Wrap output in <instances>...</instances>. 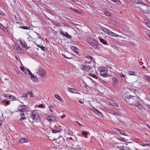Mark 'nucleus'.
<instances>
[{
  "instance_id": "1",
  "label": "nucleus",
  "mask_w": 150,
  "mask_h": 150,
  "mask_svg": "<svg viewBox=\"0 0 150 150\" xmlns=\"http://www.w3.org/2000/svg\"><path fill=\"white\" fill-rule=\"evenodd\" d=\"M101 30L103 32L107 34L108 35L115 37H118L121 39H122L123 38L121 36L115 33L105 27H102L101 28Z\"/></svg>"
},
{
  "instance_id": "2",
  "label": "nucleus",
  "mask_w": 150,
  "mask_h": 150,
  "mask_svg": "<svg viewBox=\"0 0 150 150\" xmlns=\"http://www.w3.org/2000/svg\"><path fill=\"white\" fill-rule=\"evenodd\" d=\"M101 30L103 32L107 34L108 35L115 37H118L121 39H122L123 38L121 36L115 33L105 27H102L101 28Z\"/></svg>"
},
{
  "instance_id": "3",
  "label": "nucleus",
  "mask_w": 150,
  "mask_h": 150,
  "mask_svg": "<svg viewBox=\"0 0 150 150\" xmlns=\"http://www.w3.org/2000/svg\"><path fill=\"white\" fill-rule=\"evenodd\" d=\"M99 70L100 72V75L104 77H109V75L108 74L107 69L105 67H101L99 68Z\"/></svg>"
},
{
  "instance_id": "4",
  "label": "nucleus",
  "mask_w": 150,
  "mask_h": 150,
  "mask_svg": "<svg viewBox=\"0 0 150 150\" xmlns=\"http://www.w3.org/2000/svg\"><path fill=\"white\" fill-rule=\"evenodd\" d=\"M36 73L42 78H44L45 77L46 72L41 67H39L36 70Z\"/></svg>"
},
{
  "instance_id": "5",
  "label": "nucleus",
  "mask_w": 150,
  "mask_h": 150,
  "mask_svg": "<svg viewBox=\"0 0 150 150\" xmlns=\"http://www.w3.org/2000/svg\"><path fill=\"white\" fill-rule=\"evenodd\" d=\"M140 7L139 9L141 12H142L144 13L149 14L150 11L149 10V8L147 5L146 4H142Z\"/></svg>"
},
{
  "instance_id": "6",
  "label": "nucleus",
  "mask_w": 150,
  "mask_h": 150,
  "mask_svg": "<svg viewBox=\"0 0 150 150\" xmlns=\"http://www.w3.org/2000/svg\"><path fill=\"white\" fill-rule=\"evenodd\" d=\"M31 117L34 121L38 122L40 120V116L36 110H34L32 112Z\"/></svg>"
},
{
  "instance_id": "7",
  "label": "nucleus",
  "mask_w": 150,
  "mask_h": 150,
  "mask_svg": "<svg viewBox=\"0 0 150 150\" xmlns=\"http://www.w3.org/2000/svg\"><path fill=\"white\" fill-rule=\"evenodd\" d=\"M79 68L83 71L87 72L90 69V67L89 65L83 64L80 66Z\"/></svg>"
},
{
  "instance_id": "8",
  "label": "nucleus",
  "mask_w": 150,
  "mask_h": 150,
  "mask_svg": "<svg viewBox=\"0 0 150 150\" xmlns=\"http://www.w3.org/2000/svg\"><path fill=\"white\" fill-rule=\"evenodd\" d=\"M27 109L26 105H20L18 108V110L19 112H25Z\"/></svg>"
},
{
  "instance_id": "9",
  "label": "nucleus",
  "mask_w": 150,
  "mask_h": 150,
  "mask_svg": "<svg viewBox=\"0 0 150 150\" xmlns=\"http://www.w3.org/2000/svg\"><path fill=\"white\" fill-rule=\"evenodd\" d=\"M46 118L50 122H55L56 121L55 118L52 116L48 115L47 117Z\"/></svg>"
},
{
  "instance_id": "10",
  "label": "nucleus",
  "mask_w": 150,
  "mask_h": 150,
  "mask_svg": "<svg viewBox=\"0 0 150 150\" xmlns=\"http://www.w3.org/2000/svg\"><path fill=\"white\" fill-rule=\"evenodd\" d=\"M93 111L98 116L100 117H102L103 116V114L101 112H100L97 109L94 108L93 110Z\"/></svg>"
},
{
  "instance_id": "11",
  "label": "nucleus",
  "mask_w": 150,
  "mask_h": 150,
  "mask_svg": "<svg viewBox=\"0 0 150 150\" xmlns=\"http://www.w3.org/2000/svg\"><path fill=\"white\" fill-rule=\"evenodd\" d=\"M5 96L8 99H11L12 100H16V98L13 96L10 95L5 94Z\"/></svg>"
},
{
  "instance_id": "12",
  "label": "nucleus",
  "mask_w": 150,
  "mask_h": 150,
  "mask_svg": "<svg viewBox=\"0 0 150 150\" xmlns=\"http://www.w3.org/2000/svg\"><path fill=\"white\" fill-rule=\"evenodd\" d=\"M112 80L113 82L112 84L113 86H116V84L119 82L118 81L115 77H113L112 79Z\"/></svg>"
},
{
  "instance_id": "13",
  "label": "nucleus",
  "mask_w": 150,
  "mask_h": 150,
  "mask_svg": "<svg viewBox=\"0 0 150 150\" xmlns=\"http://www.w3.org/2000/svg\"><path fill=\"white\" fill-rule=\"evenodd\" d=\"M28 141L27 139L23 138L19 140V142L20 143H23L28 142Z\"/></svg>"
},
{
  "instance_id": "14",
  "label": "nucleus",
  "mask_w": 150,
  "mask_h": 150,
  "mask_svg": "<svg viewBox=\"0 0 150 150\" xmlns=\"http://www.w3.org/2000/svg\"><path fill=\"white\" fill-rule=\"evenodd\" d=\"M71 49L75 53L78 54L79 53L78 51V50L76 47L74 46H71Z\"/></svg>"
},
{
  "instance_id": "15",
  "label": "nucleus",
  "mask_w": 150,
  "mask_h": 150,
  "mask_svg": "<svg viewBox=\"0 0 150 150\" xmlns=\"http://www.w3.org/2000/svg\"><path fill=\"white\" fill-rule=\"evenodd\" d=\"M68 91L69 92L72 93H78L75 92V91H76V90L74 88H68Z\"/></svg>"
},
{
  "instance_id": "16",
  "label": "nucleus",
  "mask_w": 150,
  "mask_h": 150,
  "mask_svg": "<svg viewBox=\"0 0 150 150\" xmlns=\"http://www.w3.org/2000/svg\"><path fill=\"white\" fill-rule=\"evenodd\" d=\"M137 43V41L134 40L132 42H131L129 43V45L132 46H135L136 45Z\"/></svg>"
},
{
  "instance_id": "17",
  "label": "nucleus",
  "mask_w": 150,
  "mask_h": 150,
  "mask_svg": "<svg viewBox=\"0 0 150 150\" xmlns=\"http://www.w3.org/2000/svg\"><path fill=\"white\" fill-rule=\"evenodd\" d=\"M20 42L22 46H23L24 48L27 47V44L25 41L23 40H20Z\"/></svg>"
},
{
  "instance_id": "18",
  "label": "nucleus",
  "mask_w": 150,
  "mask_h": 150,
  "mask_svg": "<svg viewBox=\"0 0 150 150\" xmlns=\"http://www.w3.org/2000/svg\"><path fill=\"white\" fill-rule=\"evenodd\" d=\"M55 97L59 100L61 102H63L62 99L61 98L60 96L57 94H55L54 95Z\"/></svg>"
},
{
  "instance_id": "19",
  "label": "nucleus",
  "mask_w": 150,
  "mask_h": 150,
  "mask_svg": "<svg viewBox=\"0 0 150 150\" xmlns=\"http://www.w3.org/2000/svg\"><path fill=\"white\" fill-rule=\"evenodd\" d=\"M99 40L101 43L105 45H106L107 44V42L106 40L103 39V38H99Z\"/></svg>"
},
{
  "instance_id": "20",
  "label": "nucleus",
  "mask_w": 150,
  "mask_h": 150,
  "mask_svg": "<svg viewBox=\"0 0 150 150\" xmlns=\"http://www.w3.org/2000/svg\"><path fill=\"white\" fill-rule=\"evenodd\" d=\"M110 104L111 105L115 107H117L118 106L117 103L113 100L111 101L110 102Z\"/></svg>"
},
{
  "instance_id": "21",
  "label": "nucleus",
  "mask_w": 150,
  "mask_h": 150,
  "mask_svg": "<svg viewBox=\"0 0 150 150\" xmlns=\"http://www.w3.org/2000/svg\"><path fill=\"white\" fill-rule=\"evenodd\" d=\"M117 131L118 132H120L124 136H126L127 137H129V136L127 135V134H126L124 131H122L120 129H118L117 130Z\"/></svg>"
},
{
  "instance_id": "22",
  "label": "nucleus",
  "mask_w": 150,
  "mask_h": 150,
  "mask_svg": "<svg viewBox=\"0 0 150 150\" xmlns=\"http://www.w3.org/2000/svg\"><path fill=\"white\" fill-rule=\"evenodd\" d=\"M139 106H135V109L136 111H141L142 108V105H139Z\"/></svg>"
},
{
  "instance_id": "23",
  "label": "nucleus",
  "mask_w": 150,
  "mask_h": 150,
  "mask_svg": "<svg viewBox=\"0 0 150 150\" xmlns=\"http://www.w3.org/2000/svg\"><path fill=\"white\" fill-rule=\"evenodd\" d=\"M20 69L22 71L25 73V74H27V69H24V67L22 66H20Z\"/></svg>"
},
{
  "instance_id": "24",
  "label": "nucleus",
  "mask_w": 150,
  "mask_h": 150,
  "mask_svg": "<svg viewBox=\"0 0 150 150\" xmlns=\"http://www.w3.org/2000/svg\"><path fill=\"white\" fill-rule=\"evenodd\" d=\"M102 13L103 14L107 16H110L111 15L109 12L106 11H103Z\"/></svg>"
},
{
  "instance_id": "25",
  "label": "nucleus",
  "mask_w": 150,
  "mask_h": 150,
  "mask_svg": "<svg viewBox=\"0 0 150 150\" xmlns=\"http://www.w3.org/2000/svg\"><path fill=\"white\" fill-rule=\"evenodd\" d=\"M146 35L150 39V31L149 30H147L145 32Z\"/></svg>"
},
{
  "instance_id": "26",
  "label": "nucleus",
  "mask_w": 150,
  "mask_h": 150,
  "mask_svg": "<svg viewBox=\"0 0 150 150\" xmlns=\"http://www.w3.org/2000/svg\"><path fill=\"white\" fill-rule=\"evenodd\" d=\"M71 9L74 11L76 13L79 14H80V12L79 10H77L74 8H72Z\"/></svg>"
},
{
  "instance_id": "27",
  "label": "nucleus",
  "mask_w": 150,
  "mask_h": 150,
  "mask_svg": "<svg viewBox=\"0 0 150 150\" xmlns=\"http://www.w3.org/2000/svg\"><path fill=\"white\" fill-rule=\"evenodd\" d=\"M21 28L24 29L30 30V27L27 26H21Z\"/></svg>"
},
{
  "instance_id": "28",
  "label": "nucleus",
  "mask_w": 150,
  "mask_h": 150,
  "mask_svg": "<svg viewBox=\"0 0 150 150\" xmlns=\"http://www.w3.org/2000/svg\"><path fill=\"white\" fill-rule=\"evenodd\" d=\"M64 36L68 39H71V37L69 35L67 32L66 33L65 35H64Z\"/></svg>"
},
{
  "instance_id": "29",
  "label": "nucleus",
  "mask_w": 150,
  "mask_h": 150,
  "mask_svg": "<svg viewBox=\"0 0 150 150\" xmlns=\"http://www.w3.org/2000/svg\"><path fill=\"white\" fill-rule=\"evenodd\" d=\"M19 46L16 45V44H14L13 45V48L17 50L18 48H19Z\"/></svg>"
},
{
  "instance_id": "30",
  "label": "nucleus",
  "mask_w": 150,
  "mask_h": 150,
  "mask_svg": "<svg viewBox=\"0 0 150 150\" xmlns=\"http://www.w3.org/2000/svg\"><path fill=\"white\" fill-rule=\"evenodd\" d=\"M89 75L91 76L92 77L96 79H97V76L94 74H89Z\"/></svg>"
},
{
  "instance_id": "31",
  "label": "nucleus",
  "mask_w": 150,
  "mask_h": 150,
  "mask_svg": "<svg viewBox=\"0 0 150 150\" xmlns=\"http://www.w3.org/2000/svg\"><path fill=\"white\" fill-rule=\"evenodd\" d=\"M81 134L82 135L86 137V136H87L88 134V133L87 132L82 131L81 132Z\"/></svg>"
},
{
  "instance_id": "32",
  "label": "nucleus",
  "mask_w": 150,
  "mask_h": 150,
  "mask_svg": "<svg viewBox=\"0 0 150 150\" xmlns=\"http://www.w3.org/2000/svg\"><path fill=\"white\" fill-rule=\"evenodd\" d=\"M30 76L31 80H32L33 81H34L35 80L36 78L33 74V76L31 75Z\"/></svg>"
},
{
  "instance_id": "33",
  "label": "nucleus",
  "mask_w": 150,
  "mask_h": 150,
  "mask_svg": "<svg viewBox=\"0 0 150 150\" xmlns=\"http://www.w3.org/2000/svg\"><path fill=\"white\" fill-rule=\"evenodd\" d=\"M115 2L117 5H120L122 4L121 1L119 0H116L114 2Z\"/></svg>"
},
{
  "instance_id": "34",
  "label": "nucleus",
  "mask_w": 150,
  "mask_h": 150,
  "mask_svg": "<svg viewBox=\"0 0 150 150\" xmlns=\"http://www.w3.org/2000/svg\"><path fill=\"white\" fill-rule=\"evenodd\" d=\"M19 48H18L16 50L18 52L21 53L23 52L22 50L21 49V47H20V46H19Z\"/></svg>"
},
{
  "instance_id": "35",
  "label": "nucleus",
  "mask_w": 150,
  "mask_h": 150,
  "mask_svg": "<svg viewBox=\"0 0 150 150\" xmlns=\"http://www.w3.org/2000/svg\"><path fill=\"white\" fill-rule=\"evenodd\" d=\"M49 110L51 112H53V109H54V107L52 105H50L49 107Z\"/></svg>"
},
{
  "instance_id": "36",
  "label": "nucleus",
  "mask_w": 150,
  "mask_h": 150,
  "mask_svg": "<svg viewBox=\"0 0 150 150\" xmlns=\"http://www.w3.org/2000/svg\"><path fill=\"white\" fill-rule=\"evenodd\" d=\"M40 48L43 51H45L46 50V48L45 47L42 46H39Z\"/></svg>"
},
{
  "instance_id": "37",
  "label": "nucleus",
  "mask_w": 150,
  "mask_h": 150,
  "mask_svg": "<svg viewBox=\"0 0 150 150\" xmlns=\"http://www.w3.org/2000/svg\"><path fill=\"white\" fill-rule=\"evenodd\" d=\"M128 74L130 75H134L135 72L132 71H130L128 72Z\"/></svg>"
},
{
  "instance_id": "38",
  "label": "nucleus",
  "mask_w": 150,
  "mask_h": 150,
  "mask_svg": "<svg viewBox=\"0 0 150 150\" xmlns=\"http://www.w3.org/2000/svg\"><path fill=\"white\" fill-rule=\"evenodd\" d=\"M27 72L29 73V75L30 76H31L32 75L33 76V74H32V73L31 72V71H30V70L27 69Z\"/></svg>"
},
{
  "instance_id": "39",
  "label": "nucleus",
  "mask_w": 150,
  "mask_h": 150,
  "mask_svg": "<svg viewBox=\"0 0 150 150\" xmlns=\"http://www.w3.org/2000/svg\"><path fill=\"white\" fill-rule=\"evenodd\" d=\"M146 24L150 28V21H147V22H146Z\"/></svg>"
},
{
  "instance_id": "40",
  "label": "nucleus",
  "mask_w": 150,
  "mask_h": 150,
  "mask_svg": "<svg viewBox=\"0 0 150 150\" xmlns=\"http://www.w3.org/2000/svg\"><path fill=\"white\" fill-rule=\"evenodd\" d=\"M52 133H55L57 132H59V130H57H57L52 129Z\"/></svg>"
},
{
  "instance_id": "41",
  "label": "nucleus",
  "mask_w": 150,
  "mask_h": 150,
  "mask_svg": "<svg viewBox=\"0 0 150 150\" xmlns=\"http://www.w3.org/2000/svg\"><path fill=\"white\" fill-rule=\"evenodd\" d=\"M86 57L87 58H88V59H89V60H90L91 61L92 60V57L90 56H88Z\"/></svg>"
},
{
  "instance_id": "42",
  "label": "nucleus",
  "mask_w": 150,
  "mask_h": 150,
  "mask_svg": "<svg viewBox=\"0 0 150 150\" xmlns=\"http://www.w3.org/2000/svg\"><path fill=\"white\" fill-rule=\"evenodd\" d=\"M65 58H67V59H72V57H67V56H66V55H64V54L63 55Z\"/></svg>"
},
{
  "instance_id": "43",
  "label": "nucleus",
  "mask_w": 150,
  "mask_h": 150,
  "mask_svg": "<svg viewBox=\"0 0 150 150\" xmlns=\"http://www.w3.org/2000/svg\"><path fill=\"white\" fill-rule=\"evenodd\" d=\"M0 15L3 16H4L5 14L1 10H0Z\"/></svg>"
},
{
  "instance_id": "44",
  "label": "nucleus",
  "mask_w": 150,
  "mask_h": 150,
  "mask_svg": "<svg viewBox=\"0 0 150 150\" xmlns=\"http://www.w3.org/2000/svg\"><path fill=\"white\" fill-rule=\"evenodd\" d=\"M43 106H44L43 105V104H40V105H39L38 106V107L39 108H44Z\"/></svg>"
},
{
  "instance_id": "45",
  "label": "nucleus",
  "mask_w": 150,
  "mask_h": 150,
  "mask_svg": "<svg viewBox=\"0 0 150 150\" xmlns=\"http://www.w3.org/2000/svg\"><path fill=\"white\" fill-rule=\"evenodd\" d=\"M28 94L30 95V96L31 97H33V95L32 92H30L28 93Z\"/></svg>"
},
{
  "instance_id": "46",
  "label": "nucleus",
  "mask_w": 150,
  "mask_h": 150,
  "mask_svg": "<svg viewBox=\"0 0 150 150\" xmlns=\"http://www.w3.org/2000/svg\"><path fill=\"white\" fill-rule=\"evenodd\" d=\"M60 33L62 35L64 36L65 35V33L62 31H61L60 32Z\"/></svg>"
},
{
  "instance_id": "47",
  "label": "nucleus",
  "mask_w": 150,
  "mask_h": 150,
  "mask_svg": "<svg viewBox=\"0 0 150 150\" xmlns=\"http://www.w3.org/2000/svg\"><path fill=\"white\" fill-rule=\"evenodd\" d=\"M20 113V114H21V116H24V112H19Z\"/></svg>"
},
{
  "instance_id": "48",
  "label": "nucleus",
  "mask_w": 150,
  "mask_h": 150,
  "mask_svg": "<svg viewBox=\"0 0 150 150\" xmlns=\"http://www.w3.org/2000/svg\"><path fill=\"white\" fill-rule=\"evenodd\" d=\"M26 118L24 117H22L20 118L21 120H22L25 119Z\"/></svg>"
},
{
  "instance_id": "49",
  "label": "nucleus",
  "mask_w": 150,
  "mask_h": 150,
  "mask_svg": "<svg viewBox=\"0 0 150 150\" xmlns=\"http://www.w3.org/2000/svg\"><path fill=\"white\" fill-rule=\"evenodd\" d=\"M66 116V115L64 114L63 115L61 116V118L62 119H63Z\"/></svg>"
},
{
  "instance_id": "50",
  "label": "nucleus",
  "mask_w": 150,
  "mask_h": 150,
  "mask_svg": "<svg viewBox=\"0 0 150 150\" xmlns=\"http://www.w3.org/2000/svg\"><path fill=\"white\" fill-rule=\"evenodd\" d=\"M114 115L116 116H118L119 114L118 113H117L116 112H115L114 113Z\"/></svg>"
},
{
  "instance_id": "51",
  "label": "nucleus",
  "mask_w": 150,
  "mask_h": 150,
  "mask_svg": "<svg viewBox=\"0 0 150 150\" xmlns=\"http://www.w3.org/2000/svg\"><path fill=\"white\" fill-rule=\"evenodd\" d=\"M120 75L122 77L124 78L125 77L124 75L123 74L121 73L120 74Z\"/></svg>"
},
{
  "instance_id": "52",
  "label": "nucleus",
  "mask_w": 150,
  "mask_h": 150,
  "mask_svg": "<svg viewBox=\"0 0 150 150\" xmlns=\"http://www.w3.org/2000/svg\"><path fill=\"white\" fill-rule=\"evenodd\" d=\"M6 100H4L2 99H1V101L2 102V103H4V102H5V101Z\"/></svg>"
},
{
  "instance_id": "53",
  "label": "nucleus",
  "mask_w": 150,
  "mask_h": 150,
  "mask_svg": "<svg viewBox=\"0 0 150 150\" xmlns=\"http://www.w3.org/2000/svg\"><path fill=\"white\" fill-rule=\"evenodd\" d=\"M146 79L148 80H149V81H150V78L148 77V76H146Z\"/></svg>"
},
{
  "instance_id": "54",
  "label": "nucleus",
  "mask_w": 150,
  "mask_h": 150,
  "mask_svg": "<svg viewBox=\"0 0 150 150\" xmlns=\"http://www.w3.org/2000/svg\"><path fill=\"white\" fill-rule=\"evenodd\" d=\"M6 103L7 105H8L9 104V102L7 100L6 102Z\"/></svg>"
},
{
  "instance_id": "55",
  "label": "nucleus",
  "mask_w": 150,
  "mask_h": 150,
  "mask_svg": "<svg viewBox=\"0 0 150 150\" xmlns=\"http://www.w3.org/2000/svg\"><path fill=\"white\" fill-rule=\"evenodd\" d=\"M76 122V123H77V124L78 125H80V126H81V125H82L81 124H80L78 122Z\"/></svg>"
},
{
  "instance_id": "56",
  "label": "nucleus",
  "mask_w": 150,
  "mask_h": 150,
  "mask_svg": "<svg viewBox=\"0 0 150 150\" xmlns=\"http://www.w3.org/2000/svg\"><path fill=\"white\" fill-rule=\"evenodd\" d=\"M79 102L80 103H81V104H83V102L82 101H81V100H79Z\"/></svg>"
},
{
  "instance_id": "57",
  "label": "nucleus",
  "mask_w": 150,
  "mask_h": 150,
  "mask_svg": "<svg viewBox=\"0 0 150 150\" xmlns=\"http://www.w3.org/2000/svg\"><path fill=\"white\" fill-rule=\"evenodd\" d=\"M2 122L0 120V127H1L2 125Z\"/></svg>"
},
{
  "instance_id": "58",
  "label": "nucleus",
  "mask_w": 150,
  "mask_h": 150,
  "mask_svg": "<svg viewBox=\"0 0 150 150\" xmlns=\"http://www.w3.org/2000/svg\"><path fill=\"white\" fill-rule=\"evenodd\" d=\"M147 107L149 109H150V105H147Z\"/></svg>"
},
{
  "instance_id": "59",
  "label": "nucleus",
  "mask_w": 150,
  "mask_h": 150,
  "mask_svg": "<svg viewBox=\"0 0 150 150\" xmlns=\"http://www.w3.org/2000/svg\"><path fill=\"white\" fill-rule=\"evenodd\" d=\"M120 123H121V124H124V121H120Z\"/></svg>"
},
{
  "instance_id": "60",
  "label": "nucleus",
  "mask_w": 150,
  "mask_h": 150,
  "mask_svg": "<svg viewBox=\"0 0 150 150\" xmlns=\"http://www.w3.org/2000/svg\"><path fill=\"white\" fill-rule=\"evenodd\" d=\"M136 105L135 106H139V105H140V104H136Z\"/></svg>"
},
{
  "instance_id": "61",
  "label": "nucleus",
  "mask_w": 150,
  "mask_h": 150,
  "mask_svg": "<svg viewBox=\"0 0 150 150\" xmlns=\"http://www.w3.org/2000/svg\"><path fill=\"white\" fill-rule=\"evenodd\" d=\"M22 97L25 98H27V97L25 96H22Z\"/></svg>"
},
{
  "instance_id": "62",
  "label": "nucleus",
  "mask_w": 150,
  "mask_h": 150,
  "mask_svg": "<svg viewBox=\"0 0 150 150\" xmlns=\"http://www.w3.org/2000/svg\"><path fill=\"white\" fill-rule=\"evenodd\" d=\"M95 43V41H94V40L93 41V42H92V43L93 44H94V43Z\"/></svg>"
},
{
  "instance_id": "63",
  "label": "nucleus",
  "mask_w": 150,
  "mask_h": 150,
  "mask_svg": "<svg viewBox=\"0 0 150 150\" xmlns=\"http://www.w3.org/2000/svg\"><path fill=\"white\" fill-rule=\"evenodd\" d=\"M142 68L144 69L145 68V67L144 66H142Z\"/></svg>"
},
{
  "instance_id": "64",
  "label": "nucleus",
  "mask_w": 150,
  "mask_h": 150,
  "mask_svg": "<svg viewBox=\"0 0 150 150\" xmlns=\"http://www.w3.org/2000/svg\"><path fill=\"white\" fill-rule=\"evenodd\" d=\"M139 2V1L138 0H137V1H136V2H137V3H138V2Z\"/></svg>"
}]
</instances>
